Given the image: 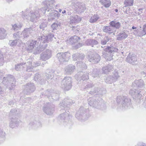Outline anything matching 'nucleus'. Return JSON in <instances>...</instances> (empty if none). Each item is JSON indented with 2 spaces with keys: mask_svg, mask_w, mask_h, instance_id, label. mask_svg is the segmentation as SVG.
Wrapping results in <instances>:
<instances>
[{
  "mask_svg": "<svg viewBox=\"0 0 146 146\" xmlns=\"http://www.w3.org/2000/svg\"><path fill=\"white\" fill-rule=\"evenodd\" d=\"M43 3L44 7L42 8L40 10L43 14L50 12L48 15V20L49 21H51L52 20L58 18L60 16V15L58 12L54 9L55 5V1L54 0L45 1Z\"/></svg>",
  "mask_w": 146,
  "mask_h": 146,
  "instance_id": "nucleus-1",
  "label": "nucleus"
},
{
  "mask_svg": "<svg viewBox=\"0 0 146 146\" xmlns=\"http://www.w3.org/2000/svg\"><path fill=\"white\" fill-rule=\"evenodd\" d=\"M22 18L24 19H29L30 18V20L32 22L36 21L40 17V14L38 11H22L21 13Z\"/></svg>",
  "mask_w": 146,
  "mask_h": 146,
  "instance_id": "nucleus-2",
  "label": "nucleus"
},
{
  "mask_svg": "<svg viewBox=\"0 0 146 146\" xmlns=\"http://www.w3.org/2000/svg\"><path fill=\"white\" fill-rule=\"evenodd\" d=\"M101 47L104 48V51L102 52L103 56L106 58L110 57L109 59L110 60L113 56V54L118 50V49L117 48L112 46H102Z\"/></svg>",
  "mask_w": 146,
  "mask_h": 146,
  "instance_id": "nucleus-3",
  "label": "nucleus"
},
{
  "mask_svg": "<svg viewBox=\"0 0 146 146\" xmlns=\"http://www.w3.org/2000/svg\"><path fill=\"white\" fill-rule=\"evenodd\" d=\"M3 83L7 86L9 90H12L15 88L16 85V81L14 77L9 75L3 78Z\"/></svg>",
  "mask_w": 146,
  "mask_h": 146,
  "instance_id": "nucleus-4",
  "label": "nucleus"
},
{
  "mask_svg": "<svg viewBox=\"0 0 146 146\" xmlns=\"http://www.w3.org/2000/svg\"><path fill=\"white\" fill-rule=\"evenodd\" d=\"M33 31L32 28H26L21 33L19 32L14 34V37L15 38L20 37L22 40L27 38Z\"/></svg>",
  "mask_w": 146,
  "mask_h": 146,
  "instance_id": "nucleus-5",
  "label": "nucleus"
},
{
  "mask_svg": "<svg viewBox=\"0 0 146 146\" xmlns=\"http://www.w3.org/2000/svg\"><path fill=\"white\" fill-rule=\"evenodd\" d=\"M117 102L119 104H121L122 107L125 108L131 106V100L124 96H118L117 99Z\"/></svg>",
  "mask_w": 146,
  "mask_h": 146,
  "instance_id": "nucleus-6",
  "label": "nucleus"
},
{
  "mask_svg": "<svg viewBox=\"0 0 146 146\" xmlns=\"http://www.w3.org/2000/svg\"><path fill=\"white\" fill-rule=\"evenodd\" d=\"M72 79L70 77H66L62 80L61 87L65 90L68 91L70 90L72 86Z\"/></svg>",
  "mask_w": 146,
  "mask_h": 146,
  "instance_id": "nucleus-7",
  "label": "nucleus"
},
{
  "mask_svg": "<svg viewBox=\"0 0 146 146\" xmlns=\"http://www.w3.org/2000/svg\"><path fill=\"white\" fill-rule=\"evenodd\" d=\"M70 56V54L68 52L58 53L56 55V57L61 63L68 61Z\"/></svg>",
  "mask_w": 146,
  "mask_h": 146,
  "instance_id": "nucleus-8",
  "label": "nucleus"
},
{
  "mask_svg": "<svg viewBox=\"0 0 146 146\" xmlns=\"http://www.w3.org/2000/svg\"><path fill=\"white\" fill-rule=\"evenodd\" d=\"M75 116L77 119L80 120H85L88 118L86 116L85 109L82 107H81L77 111Z\"/></svg>",
  "mask_w": 146,
  "mask_h": 146,
  "instance_id": "nucleus-9",
  "label": "nucleus"
},
{
  "mask_svg": "<svg viewBox=\"0 0 146 146\" xmlns=\"http://www.w3.org/2000/svg\"><path fill=\"white\" fill-rule=\"evenodd\" d=\"M36 88L34 83L29 82L27 83L25 86L23 92L26 94H30L33 92L35 90Z\"/></svg>",
  "mask_w": 146,
  "mask_h": 146,
  "instance_id": "nucleus-10",
  "label": "nucleus"
},
{
  "mask_svg": "<svg viewBox=\"0 0 146 146\" xmlns=\"http://www.w3.org/2000/svg\"><path fill=\"white\" fill-rule=\"evenodd\" d=\"M60 111L61 112H63V113L60 114L59 116V120L61 122L64 123L68 121V124H70L71 122L68 121L69 112L68 111L66 112V111L64 109H63Z\"/></svg>",
  "mask_w": 146,
  "mask_h": 146,
  "instance_id": "nucleus-11",
  "label": "nucleus"
},
{
  "mask_svg": "<svg viewBox=\"0 0 146 146\" xmlns=\"http://www.w3.org/2000/svg\"><path fill=\"white\" fill-rule=\"evenodd\" d=\"M71 5L72 8L79 13L83 12L86 9L84 5L80 3H72Z\"/></svg>",
  "mask_w": 146,
  "mask_h": 146,
  "instance_id": "nucleus-12",
  "label": "nucleus"
},
{
  "mask_svg": "<svg viewBox=\"0 0 146 146\" xmlns=\"http://www.w3.org/2000/svg\"><path fill=\"white\" fill-rule=\"evenodd\" d=\"M54 108V106L53 105L48 103L45 105L43 110L46 114L50 115L53 113Z\"/></svg>",
  "mask_w": 146,
  "mask_h": 146,
  "instance_id": "nucleus-13",
  "label": "nucleus"
},
{
  "mask_svg": "<svg viewBox=\"0 0 146 146\" xmlns=\"http://www.w3.org/2000/svg\"><path fill=\"white\" fill-rule=\"evenodd\" d=\"M88 58L89 61L93 64L98 62L100 59V57L97 54L95 53L92 55H88Z\"/></svg>",
  "mask_w": 146,
  "mask_h": 146,
  "instance_id": "nucleus-14",
  "label": "nucleus"
},
{
  "mask_svg": "<svg viewBox=\"0 0 146 146\" xmlns=\"http://www.w3.org/2000/svg\"><path fill=\"white\" fill-rule=\"evenodd\" d=\"M133 33L136 36L141 37L146 35V24L144 25L142 29H137L134 31Z\"/></svg>",
  "mask_w": 146,
  "mask_h": 146,
  "instance_id": "nucleus-15",
  "label": "nucleus"
},
{
  "mask_svg": "<svg viewBox=\"0 0 146 146\" xmlns=\"http://www.w3.org/2000/svg\"><path fill=\"white\" fill-rule=\"evenodd\" d=\"M75 76L77 77V80L83 81L88 80L89 78L88 73L87 72H83L82 71L78 72Z\"/></svg>",
  "mask_w": 146,
  "mask_h": 146,
  "instance_id": "nucleus-16",
  "label": "nucleus"
},
{
  "mask_svg": "<svg viewBox=\"0 0 146 146\" xmlns=\"http://www.w3.org/2000/svg\"><path fill=\"white\" fill-rule=\"evenodd\" d=\"M145 84L144 81L140 79L139 80H136L134 81L132 83V86L133 87H137L138 89L141 88L143 90L145 88Z\"/></svg>",
  "mask_w": 146,
  "mask_h": 146,
  "instance_id": "nucleus-17",
  "label": "nucleus"
},
{
  "mask_svg": "<svg viewBox=\"0 0 146 146\" xmlns=\"http://www.w3.org/2000/svg\"><path fill=\"white\" fill-rule=\"evenodd\" d=\"M51 51L48 49L43 52L40 55V59L42 60L45 61L48 60L51 57Z\"/></svg>",
  "mask_w": 146,
  "mask_h": 146,
  "instance_id": "nucleus-18",
  "label": "nucleus"
},
{
  "mask_svg": "<svg viewBox=\"0 0 146 146\" xmlns=\"http://www.w3.org/2000/svg\"><path fill=\"white\" fill-rule=\"evenodd\" d=\"M34 79L35 81L39 82L40 83L42 84H44L46 81V78H44V75H40L38 73L35 74Z\"/></svg>",
  "mask_w": 146,
  "mask_h": 146,
  "instance_id": "nucleus-19",
  "label": "nucleus"
},
{
  "mask_svg": "<svg viewBox=\"0 0 146 146\" xmlns=\"http://www.w3.org/2000/svg\"><path fill=\"white\" fill-rule=\"evenodd\" d=\"M40 63H38L33 62L32 63L31 61H29L27 62V68L26 71L30 72L33 69V68L36 67L40 65Z\"/></svg>",
  "mask_w": 146,
  "mask_h": 146,
  "instance_id": "nucleus-20",
  "label": "nucleus"
},
{
  "mask_svg": "<svg viewBox=\"0 0 146 146\" xmlns=\"http://www.w3.org/2000/svg\"><path fill=\"white\" fill-rule=\"evenodd\" d=\"M36 41L35 40H32L30 43L29 44L28 47H27L28 50L30 52H33L34 54V52L35 50H36L37 45H36Z\"/></svg>",
  "mask_w": 146,
  "mask_h": 146,
  "instance_id": "nucleus-21",
  "label": "nucleus"
},
{
  "mask_svg": "<svg viewBox=\"0 0 146 146\" xmlns=\"http://www.w3.org/2000/svg\"><path fill=\"white\" fill-rule=\"evenodd\" d=\"M71 99L69 98H66L64 99L63 102L60 104V106H62L65 108L66 107H68V106L71 105L74 103Z\"/></svg>",
  "mask_w": 146,
  "mask_h": 146,
  "instance_id": "nucleus-22",
  "label": "nucleus"
},
{
  "mask_svg": "<svg viewBox=\"0 0 146 146\" xmlns=\"http://www.w3.org/2000/svg\"><path fill=\"white\" fill-rule=\"evenodd\" d=\"M47 43H40V45L38 46L37 45L36 50H35L34 54H39L42 51H43L47 46Z\"/></svg>",
  "mask_w": 146,
  "mask_h": 146,
  "instance_id": "nucleus-23",
  "label": "nucleus"
},
{
  "mask_svg": "<svg viewBox=\"0 0 146 146\" xmlns=\"http://www.w3.org/2000/svg\"><path fill=\"white\" fill-rule=\"evenodd\" d=\"M127 33V31H124L119 33L117 36V40H121L125 39L128 36Z\"/></svg>",
  "mask_w": 146,
  "mask_h": 146,
  "instance_id": "nucleus-24",
  "label": "nucleus"
},
{
  "mask_svg": "<svg viewBox=\"0 0 146 146\" xmlns=\"http://www.w3.org/2000/svg\"><path fill=\"white\" fill-rule=\"evenodd\" d=\"M19 121L16 118H12L11 119L9 123V126L12 128L17 127L19 125Z\"/></svg>",
  "mask_w": 146,
  "mask_h": 146,
  "instance_id": "nucleus-25",
  "label": "nucleus"
},
{
  "mask_svg": "<svg viewBox=\"0 0 146 146\" xmlns=\"http://www.w3.org/2000/svg\"><path fill=\"white\" fill-rule=\"evenodd\" d=\"M16 39L14 40H11L9 41V44L11 46H15L17 45L18 46H19L21 43L22 42V39L18 37L17 38H15Z\"/></svg>",
  "mask_w": 146,
  "mask_h": 146,
  "instance_id": "nucleus-26",
  "label": "nucleus"
},
{
  "mask_svg": "<svg viewBox=\"0 0 146 146\" xmlns=\"http://www.w3.org/2000/svg\"><path fill=\"white\" fill-rule=\"evenodd\" d=\"M136 60L137 59L135 55L132 54H131L130 53L127 57L126 60L127 62L132 64L135 62Z\"/></svg>",
  "mask_w": 146,
  "mask_h": 146,
  "instance_id": "nucleus-27",
  "label": "nucleus"
},
{
  "mask_svg": "<svg viewBox=\"0 0 146 146\" xmlns=\"http://www.w3.org/2000/svg\"><path fill=\"white\" fill-rule=\"evenodd\" d=\"M84 57V55L82 53H77L72 55L73 60L74 61L77 60V62L82 61Z\"/></svg>",
  "mask_w": 146,
  "mask_h": 146,
  "instance_id": "nucleus-28",
  "label": "nucleus"
},
{
  "mask_svg": "<svg viewBox=\"0 0 146 146\" xmlns=\"http://www.w3.org/2000/svg\"><path fill=\"white\" fill-rule=\"evenodd\" d=\"M75 69V67L72 65H69L65 68V72L69 74H72Z\"/></svg>",
  "mask_w": 146,
  "mask_h": 146,
  "instance_id": "nucleus-29",
  "label": "nucleus"
},
{
  "mask_svg": "<svg viewBox=\"0 0 146 146\" xmlns=\"http://www.w3.org/2000/svg\"><path fill=\"white\" fill-rule=\"evenodd\" d=\"M109 25L112 28L117 29H119L121 27L120 23L115 20L110 22Z\"/></svg>",
  "mask_w": 146,
  "mask_h": 146,
  "instance_id": "nucleus-30",
  "label": "nucleus"
},
{
  "mask_svg": "<svg viewBox=\"0 0 146 146\" xmlns=\"http://www.w3.org/2000/svg\"><path fill=\"white\" fill-rule=\"evenodd\" d=\"M70 22L73 23L80 22L82 19L77 15H72L70 16Z\"/></svg>",
  "mask_w": 146,
  "mask_h": 146,
  "instance_id": "nucleus-31",
  "label": "nucleus"
},
{
  "mask_svg": "<svg viewBox=\"0 0 146 146\" xmlns=\"http://www.w3.org/2000/svg\"><path fill=\"white\" fill-rule=\"evenodd\" d=\"M113 68V65L110 64L108 65L107 66L104 67L102 68V73L104 74L108 73L112 70Z\"/></svg>",
  "mask_w": 146,
  "mask_h": 146,
  "instance_id": "nucleus-32",
  "label": "nucleus"
},
{
  "mask_svg": "<svg viewBox=\"0 0 146 146\" xmlns=\"http://www.w3.org/2000/svg\"><path fill=\"white\" fill-rule=\"evenodd\" d=\"M26 65L27 66V62H22L18 63L15 65V69L17 71H21L23 70L24 68L23 66Z\"/></svg>",
  "mask_w": 146,
  "mask_h": 146,
  "instance_id": "nucleus-33",
  "label": "nucleus"
},
{
  "mask_svg": "<svg viewBox=\"0 0 146 146\" xmlns=\"http://www.w3.org/2000/svg\"><path fill=\"white\" fill-rule=\"evenodd\" d=\"M80 37L76 36H74L69 38V41L70 44H74L78 42L80 40Z\"/></svg>",
  "mask_w": 146,
  "mask_h": 146,
  "instance_id": "nucleus-34",
  "label": "nucleus"
},
{
  "mask_svg": "<svg viewBox=\"0 0 146 146\" xmlns=\"http://www.w3.org/2000/svg\"><path fill=\"white\" fill-rule=\"evenodd\" d=\"M85 44L87 46H91L92 47H93L94 45L97 44L98 42L94 39H89L86 41Z\"/></svg>",
  "mask_w": 146,
  "mask_h": 146,
  "instance_id": "nucleus-35",
  "label": "nucleus"
},
{
  "mask_svg": "<svg viewBox=\"0 0 146 146\" xmlns=\"http://www.w3.org/2000/svg\"><path fill=\"white\" fill-rule=\"evenodd\" d=\"M7 34V31L3 28L0 27V39L5 38Z\"/></svg>",
  "mask_w": 146,
  "mask_h": 146,
  "instance_id": "nucleus-36",
  "label": "nucleus"
},
{
  "mask_svg": "<svg viewBox=\"0 0 146 146\" xmlns=\"http://www.w3.org/2000/svg\"><path fill=\"white\" fill-rule=\"evenodd\" d=\"M53 90H49L42 93L40 95V97L42 98L43 96L47 97L48 98L51 97L52 94Z\"/></svg>",
  "mask_w": 146,
  "mask_h": 146,
  "instance_id": "nucleus-37",
  "label": "nucleus"
},
{
  "mask_svg": "<svg viewBox=\"0 0 146 146\" xmlns=\"http://www.w3.org/2000/svg\"><path fill=\"white\" fill-rule=\"evenodd\" d=\"M94 108L97 109H100V107L102 104V100L100 98H96Z\"/></svg>",
  "mask_w": 146,
  "mask_h": 146,
  "instance_id": "nucleus-38",
  "label": "nucleus"
},
{
  "mask_svg": "<svg viewBox=\"0 0 146 146\" xmlns=\"http://www.w3.org/2000/svg\"><path fill=\"white\" fill-rule=\"evenodd\" d=\"M103 31L106 33H111L114 32L115 30L110 25L108 26H106L104 27Z\"/></svg>",
  "mask_w": 146,
  "mask_h": 146,
  "instance_id": "nucleus-39",
  "label": "nucleus"
},
{
  "mask_svg": "<svg viewBox=\"0 0 146 146\" xmlns=\"http://www.w3.org/2000/svg\"><path fill=\"white\" fill-rule=\"evenodd\" d=\"M101 4L106 7H108L111 5V3L110 0H100Z\"/></svg>",
  "mask_w": 146,
  "mask_h": 146,
  "instance_id": "nucleus-40",
  "label": "nucleus"
},
{
  "mask_svg": "<svg viewBox=\"0 0 146 146\" xmlns=\"http://www.w3.org/2000/svg\"><path fill=\"white\" fill-rule=\"evenodd\" d=\"M38 39L40 40H41L40 43H42V44L46 43V42H47L48 41L47 36L41 35L38 38Z\"/></svg>",
  "mask_w": 146,
  "mask_h": 146,
  "instance_id": "nucleus-41",
  "label": "nucleus"
},
{
  "mask_svg": "<svg viewBox=\"0 0 146 146\" xmlns=\"http://www.w3.org/2000/svg\"><path fill=\"white\" fill-rule=\"evenodd\" d=\"M29 125L30 126H33L35 127H40L41 126V124L40 122H37L36 121H31L29 124Z\"/></svg>",
  "mask_w": 146,
  "mask_h": 146,
  "instance_id": "nucleus-42",
  "label": "nucleus"
},
{
  "mask_svg": "<svg viewBox=\"0 0 146 146\" xmlns=\"http://www.w3.org/2000/svg\"><path fill=\"white\" fill-rule=\"evenodd\" d=\"M77 66L80 68H83L86 69L87 68V66L85 63H83L82 61H78L77 62Z\"/></svg>",
  "mask_w": 146,
  "mask_h": 146,
  "instance_id": "nucleus-43",
  "label": "nucleus"
},
{
  "mask_svg": "<svg viewBox=\"0 0 146 146\" xmlns=\"http://www.w3.org/2000/svg\"><path fill=\"white\" fill-rule=\"evenodd\" d=\"M54 76V73L53 72H50L48 73H46L45 75H44V78H46V80L50 79H52Z\"/></svg>",
  "mask_w": 146,
  "mask_h": 146,
  "instance_id": "nucleus-44",
  "label": "nucleus"
},
{
  "mask_svg": "<svg viewBox=\"0 0 146 146\" xmlns=\"http://www.w3.org/2000/svg\"><path fill=\"white\" fill-rule=\"evenodd\" d=\"M96 98H90L88 100L89 105L91 106L94 108L96 104L95 101Z\"/></svg>",
  "mask_w": 146,
  "mask_h": 146,
  "instance_id": "nucleus-45",
  "label": "nucleus"
},
{
  "mask_svg": "<svg viewBox=\"0 0 146 146\" xmlns=\"http://www.w3.org/2000/svg\"><path fill=\"white\" fill-rule=\"evenodd\" d=\"M106 82L108 84H111L112 83L115 82L114 81L113 77L112 76H108L105 80Z\"/></svg>",
  "mask_w": 146,
  "mask_h": 146,
  "instance_id": "nucleus-46",
  "label": "nucleus"
},
{
  "mask_svg": "<svg viewBox=\"0 0 146 146\" xmlns=\"http://www.w3.org/2000/svg\"><path fill=\"white\" fill-rule=\"evenodd\" d=\"M133 0H125L124 5L125 7L131 6L133 5Z\"/></svg>",
  "mask_w": 146,
  "mask_h": 146,
  "instance_id": "nucleus-47",
  "label": "nucleus"
},
{
  "mask_svg": "<svg viewBox=\"0 0 146 146\" xmlns=\"http://www.w3.org/2000/svg\"><path fill=\"white\" fill-rule=\"evenodd\" d=\"M60 26V23L59 22H55L52 24L51 27L53 29V31L54 30H57Z\"/></svg>",
  "mask_w": 146,
  "mask_h": 146,
  "instance_id": "nucleus-48",
  "label": "nucleus"
},
{
  "mask_svg": "<svg viewBox=\"0 0 146 146\" xmlns=\"http://www.w3.org/2000/svg\"><path fill=\"white\" fill-rule=\"evenodd\" d=\"M99 18L98 16L97 15H94L90 19L89 21L91 23H94L98 20Z\"/></svg>",
  "mask_w": 146,
  "mask_h": 146,
  "instance_id": "nucleus-49",
  "label": "nucleus"
},
{
  "mask_svg": "<svg viewBox=\"0 0 146 146\" xmlns=\"http://www.w3.org/2000/svg\"><path fill=\"white\" fill-rule=\"evenodd\" d=\"M12 29L15 31H16L19 29H20L22 27L21 25L17 24H14L13 25H12Z\"/></svg>",
  "mask_w": 146,
  "mask_h": 146,
  "instance_id": "nucleus-50",
  "label": "nucleus"
},
{
  "mask_svg": "<svg viewBox=\"0 0 146 146\" xmlns=\"http://www.w3.org/2000/svg\"><path fill=\"white\" fill-rule=\"evenodd\" d=\"M99 71L97 69H94L91 74L92 76L94 78L99 77Z\"/></svg>",
  "mask_w": 146,
  "mask_h": 146,
  "instance_id": "nucleus-51",
  "label": "nucleus"
},
{
  "mask_svg": "<svg viewBox=\"0 0 146 146\" xmlns=\"http://www.w3.org/2000/svg\"><path fill=\"white\" fill-rule=\"evenodd\" d=\"M48 39L49 41H52L54 39H55L56 38L54 36V34L52 33H49L47 36Z\"/></svg>",
  "mask_w": 146,
  "mask_h": 146,
  "instance_id": "nucleus-52",
  "label": "nucleus"
},
{
  "mask_svg": "<svg viewBox=\"0 0 146 146\" xmlns=\"http://www.w3.org/2000/svg\"><path fill=\"white\" fill-rule=\"evenodd\" d=\"M51 97H52V99L55 100H57L58 99L59 94L52 92V94L51 96Z\"/></svg>",
  "mask_w": 146,
  "mask_h": 146,
  "instance_id": "nucleus-53",
  "label": "nucleus"
},
{
  "mask_svg": "<svg viewBox=\"0 0 146 146\" xmlns=\"http://www.w3.org/2000/svg\"><path fill=\"white\" fill-rule=\"evenodd\" d=\"M17 110L15 109H11L9 114V117H11L17 114Z\"/></svg>",
  "mask_w": 146,
  "mask_h": 146,
  "instance_id": "nucleus-54",
  "label": "nucleus"
},
{
  "mask_svg": "<svg viewBox=\"0 0 146 146\" xmlns=\"http://www.w3.org/2000/svg\"><path fill=\"white\" fill-rule=\"evenodd\" d=\"M110 40V38L107 36H105L104 38L101 41V43L102 44H106L107 42H108Z\"/></svg>",
  "mask_w": 146,
  "mask_h": 146,
  "instance_id": "nucleus-55",
  "label": "nucleus"
},
{
  "mask_svg": "<svg viewBox=\"0 0 146 146\" xmlns=\"http://www.w3.org/2000/svg\"><path fill=\"white\" fill-rule=\"evenodd\" d=\"M113 78L114 81H115L120 76L118 75V73L117 71H114L113 73Z\"/></svg>",
  "mask_w": 146,
  "mask_h": 146,
  "instance_id": "nucleus-56",
  "label": "nucleus"
},
{
  "mask_svg": "<svg viewBox=\"0 0 146 146\" xmlns=\"http://www.w3.org/2000/svg\"><path fill=\"white\" fill-rule=\"evenodd\" d=\"M47 24V23L46 22L42 23L39 25L40 28L44 30V29L46 27Z\"/></svg>",
  "mask_w": 146,
  "mask_h": 146,
  "instance_id": "nucleus-57",
  "label": "nucleus"
},
{
  "mask_svg": "<svg viewBox=\"0 0 146 146\" xmlns=\"http://www.w3.org/2000/svg\"><path fill=\"white\" fill-rule=\"evenodd\" d=\"M99 90V88L98 87H95L93 89H92L89 93L91 94H94L95 93L98 92Z\"/></svg>",
  "mask_w": 146,
  "mask_h": 146,
  "instance_id": "nucleus-58",
  "label": "nucleus"
},
{
  "mask_svg": "<svg viewBox=\"0 0 146 146\" xmlns=\"http://www.w3.org/2000/svg\"><path fill=\"white\" fill-rule=\"evenodd\" d=\"M137 91H136L135 95L134 96H133V97H135V98H138L140 97V95L141 94V91H139L138 90V89H137Z\"/></svg>",
  "mask_w": 146,
  "mask_h": 146,
  "instance_id": "nucleus-59",
  "label": "nucleus"
},
{
  "mask_svg": "<svg viewBox=\"0 0 146 146\" xmlns=\"http://www.w3.org/2000/svg\"><path fill=\"white\" fill-rule=\"evenodd\" d=\"M94 85L92 83H88L85 86V88H84V89H86L88 88H92L94 87Z\"/></svg>",
  "mask_w": 146,
  "mask_h": 146,
  "instance_id": "nucleus-60",
  "label": "nucleus"
},
{
  "mask_svg": "<svg viewBox=\"0 0 146 146\" xmlns=\"http://www.w3.org/2000/svg\"><path fill=\"white\" fill-rule=\"evenodd\" d=\"M136 91H137V89H131L130 90L129 93L132 96H134Z\"/></svg>",
  "mask_w": 146,
  "mask_h": 146,
  "instance_id": "nucleus-61",
  "label": "nucleus"
},
{
  "mask_svg": "<svg viewBox=\"0 0 146 146\" xmlns=\"http://www.w3.org/2000/svg\"><path fill=\"white\" fill-rule=\"evenodd\" d=\"M135 146H146L145 143L143 142H139Z\"/></svg>",
  "mask_w": 146,
  "mask_h": 146,
  "instance_id": "nucleus-62",
  "label": "nucleus"
},
{
  "mask_svg": "<svg viewBox=\"0 0 146 146\" xmlns=\"http://www.w3.org/2000/svg\"><path fill=\"white\" fill-rule=\"evenodd\" d=\"M82 43H79L75 46V48H78L82 46Z\"/></svg>",
  "mask_w": 146,
  "mask_h": 146,
  "instance_id": "nucleus-63",
  "label": "nucleus"
},
{
  "mask_svg": "<svg viewBox=\"0 0 146 146\" xmlns=\"http://www.w3.org/2000/svg\"><path fill=\"white\" fill-rule=\"evenodd\" d=\"M4 133L3 131V130L0 129V137L4 135Z\"/></svg>",
  "mask_w": 146,
  "mask_h": 146,
  "instance_id": "nucleus-64",
  "label": "nucleus"
}]
</instances>
